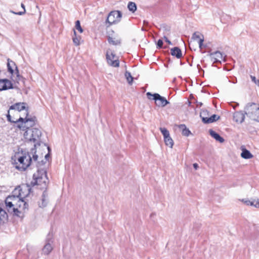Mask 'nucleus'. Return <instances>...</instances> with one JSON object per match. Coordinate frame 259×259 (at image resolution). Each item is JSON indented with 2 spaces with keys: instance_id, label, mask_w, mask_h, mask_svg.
Listing matches in <instances>:
<instances>
[{
  "instance_id": "nucleus-14",
  "label": "nucleus",
  "mask_w": 259,
  "mask_h": 259,
  "mask_svg": "<svg viewBox=\"0 0 259 259\" xmlns=\"http://www.w3.org/2000/svg\"><path fill=\"white\" fill-rule=\"evenodd\" d=\"M40 201V202H38V206L39 207L44 208L47 206L49 202V197L47 190H44Z\"/></svg>"
},
{
  "instance_id": "nucleus-16",
  "label": "nucleus",
  "mask_w": 259,
  "mask_h": 259,
  "mask_svg": "<svg viewBox=\"0 0 259 259\" xmlns=\"http://www.w3.org/2000/svg\"><path fill=\"white\" fill-rule=\"evenodd\" d=\"M241 149L242 150L241 156L243 158L248 159L253 157V155L250 153V152L247 150L244 146H241Z\"/></svg>"
},
{
  "instance_id": "nucleus-10",
  "label": "nucleus",
  "mask_w": 259,
  "mask_h": 259,
  "mask_svg": "<svg viewBox=\"0 0 259 259\" xmlns=\"http://www.w3.org/2000/svg\"><path fill=\"white\" fill-rule=\"evenodd\" d=\"M26 102H18L16 103L9 107V110H15L18 111L25 110L26 113L29 111V107L27 106Z\"/></svg>"
},
{
  "instance_id": "nucleus-1",
  "label": "nucleus",
  "mask_w": 259,
  "mask_h": 259,
  "mask_svg": "<svg viewBox=\"0 0 259 259\" xmlns=\"http://www.w3.org/2000/svg\"><path fill=\"white\" fill-rule=\"evenodd\" d=\"M29 111L26 113V116L25 118L20 117L18 119L16 120L17 124L16 127L21 131H25L30 127H32L35 125V122L37 121V118L35 116L31 117H28Z\"/></svg>"
},
{
  "instance_id": "nucleus-47",
  "label": "nucleus",
  "mask_w": 259,
  "mask_h": 259,
  "mask_svg": "<svg viewBox=\"0 0 259 259\" xmlns=\"http://www.w3.org/2000/svg\"><path fill=\"white\" fill-rule=\"evenodd\" d=\"M143 24L145 26V27H148V24H149V23L146 20H144L143 21Z\"/></svg>"
},
{
  "instance_id": "nucleus-5",
  "label": "nucleus",
  "mask_w": 259,
  "mask_h": 259,
  "mask_svg": "<svg viewBox=\"0 0 259 259\" xmlns=\"http://www.w3.org/2000/svg\"><path fill=\"white\" fill-rule=\"evenodd\" d=\"M146 96L148 99L154 100L155 105L159 107H164L169 104V102L165 97L161 96L158 93L152 94L150 92H147Z\"/></svg>"
},
{
  "instance_id": "nucleus-55",
  "label": "nucleus",
  "mask_w": 259,
  "mask_h": 259,
  "mask_svg": "<svg viewBox=\"0 0 259 259\" xmlns=\"http://www.w3.org/2000/svg\"><path fill=\"white\" fill-rule=\"evenodd\" d=\"M11 63H12L13 64H14V65H15V66H16V64H15V63H14V62H13V61H11Z\"/></svg>"
},
{
  "instance_id": "nucleus-39",
  "label": "nucleus",
  "mask_w": 259,
  "mask_h": 259,
  "mask_svg": "<svg viewBox=\"0 0 259 259\" xmlns=\"http://www.w3.org/2000/svg\"><path fill=\"white\" fill-rule=\"evenodd\" d=\"M163 40L161 39H158L156 43L157 48H158V49L162 48L163 47Z\"/></svg>"
},
{
  "instance_id": "nucleus-40",
  "label": "nucleus",
  "mask_w": 259,
  "mask_h": 259,
  "mask_svg": "<svg viewBox=\"0 0 259 259\" xmlns=\"http://www.w3.org/2000/svg\"><path fill=\"white\" fill-rule=\"evenodd\" d=\"M7 120L8 121L11 122V123H16L15 122L16 121L12 120V117L10 114V110L9 109L8 111V114L7 115Z\"/></svg>"
},
{
  "instance_id": "nucleus-30",
  "label": "nucleus",
  "mask_w": 259,
  "mask_h": 259,
  "mask_svg": "<svg viewBox=\"0 0 259 259\" xmlns=\"http://www.w3.org/2000/svg\"><path fill=\"white\" fill-rule=\"evenodd\" d=\"M209 115V112L207 110H202L200 113V117H201L202 121L203 118H208Z\"/></svg>"
},
{
  "instance_id": "nucleus-58",
  "label": "nucleus",
  "mask_w": 259,
  "mask_h": 259,
  "mask_svg": "<svg viewBox=\"0 0 259 259\" xmlns=\"http://www.w3.org/2000/svg\"><path fill=\"white\" fill-rule=\"evenodd\" d=\"M236 82H237V80H236L235 81H232V82H233V83H236Z\"/></svg>"
},
{
  "instance_id": "nucleus-34",
  "label": "nucleus",
  "mask_w": 259,
  "mask_h": 259,
  "mask_svg": "<svg viewBox=\"0 0 259 259\" xmlns=\"http://www.w3.org/2000/svg\"><path fill=\"white\" fill-rule=\"evenodd\" d=\"M202 36L203 35L200 33L199 32H195L193 34L192 38L194 40L198 39L199 40L200 38H202Z\"/></svg>"
},
{
  "instance_id": "nucleus-56",
  "label": "nucleus",
  "mask_w": 259,
  "mask_h": 259,
  "mask_svg": "<svg viewBox=\"0 0 259 259\" xmlns=\"http://www.w3.org/2000/svg\"><path fill=\"white\" fill-rule=\"evenodd\" d=\"M180 64H181V65H182L184 64V63H183L182 61H181Z\"/></svg>"
},
{
  "instance_id": "nucleus-20",
  "label": "nucleus",
  "mask_w": 259,
  "mask_h": 259,
  "mask_svg": "<svg viewBox=\"0 0 259 259\" xmlns=\"http://www.w3.org/2000/svg\"><path fill=\"white\" fill-rule=\"evenodd\" d=\"M41 143V141H38L37 143H35L34 145V147L31 149V152L33 154L32 158L35 161H36L38 159V155L36 154V146H40Z\"/></svg>"
},
{
  "instance_id": "nucleus-21",
  "label": "nucleus",
  "mask_w": 259,
  "mask_h": 259,
  "mask_svg": "<svg viewBox=\"0 0 259 259\" xmlns=\"http://www.w3.org/2000/svg\"><path fill=\"white\" fill-rule=\"evenodd\" d=\"M74 36L72 37L73 44L76 46H78L80 45V40L81 39V36L80 35L77 36L76 31L73 29Z\"/></svg>"
},
{
  "instance_id": "nucleus-7",
  "label": "nucleus",
  "mask_w": 259,
  "mask_h": 259,
  "mask_svg": "<svg viewBox=\"0 0 259 259\" xmlns=\"http://www.w3.org/2000/svg\"><path fill=\"white\" fill-rule=\"evenodd\" d=\"M122 15V13L120 11H112L110 12L106 20V23L108 24L107 25V27L120 22Z\"/></svg>"
},
{
  "instance_id": "nucleus-41",
  "label": "nucleus",
  "mask_w": 259,
  "mask_h": 259,
  "mask_svg": "<svg viewBox=\"0 0 259 259\" xmlns=\"http://www.w3.org/2000/svg\"><path fill=\"white\" fill-rule=\"evenodd\" d=\"M250 78L251 79L252 81H253L255 84L257 85L259 87V80L256 79V77L252 75H250Z\"/></svg>"
},
{
  "instance_id": "nucleus-13",
  "label": "nucleus",
  "mask_w": 259,
  "mask_h": 259,
  "mask_svg": "<svg viewBox=\"0 0 259 259\" xmlns=\"http://www.w3.org/2000/svg\"><path fill=\"white\" fill-rule=\"evenodd\" d=\"M245 115H246L245 110L244 112L242 111L235 112L233 114V119L235 122L241 123L244 120Z\"/></svg>"
},
{
  "instance_id": "nucleus-45",
  "label": "nucleus",
  "mask_w": 259,
  "mask_h": 259,
  "mask_svg": "<svg viewBox=\"0 0 259 259\" xmlns=\"http://www.w3.org/2000/svg\"><path fill=\"white\" fill-rule=\"evenodd\" d=\"M163 38L164 39L165 41L169 45H171V42L168 39V38L165 36H164L163 37Z\"/></svg>"
},
{
  "instance_id": "nucleus-15",
  "label": "nucleus",
  "mask_w": 259,
  "mask_h": 259,
  "mask_svg": "<svg viewBox=\"0 0 259 259\" xmlns=\"http://www.w3.org/2000/svg\"><path fill=\"white\" fill-rule=\"evenodd\" d=\"M170 54L172 56L177 59H180L182 57V52L180 48L175 47L170 49Z\"/></svg>"
},
{
  "instance_id": "nucleus-52",
  "label": "nucleus",
  "mask_w": 259,
  "mask_h": 259,
  "mask_svg": "<svg viewBox=\"0 0 259 259\" xmlns=\"http://www.w3.org/2000/svg\"><path fill=\"white\" fill-rule=\"evenodd\" d=\"M47 149H48V153H50V152L51 151V148L49 146H48L47 147Z\"/></svg>"
},
{
  "instance_id": "nucleus-29",
  "label": "nucleus",
  "mask_w": 259,
  "mask_h": 259,
  "mask_svg": "<svg viewBox=\"0 0 259 259\" xmlns=\"http://www.w3.org/2000/svg\"><path fill=\"white\" fill-rule=\"evenodd\" d=\"M108 41L110 44H112L113 45H117L121 44L120 40H114L113 38L110 36H108Z\"/></svg>"
},
{
  "instance_id": "nucleus-48",
  "label": "nucleus",
  "mask_w": 259,
  "mask_h": 259,
  "mask_svg": "<svg viewBox=\"0 0 259 259\" xmlns=\"http://www.w3.org/2000/svg\"><path fill=\"white\" fill-rule=\"evenodd\" d=\"M193 167L195 169H197L198 168V164L196 163H195L193 164Z\"/></svg>"
},
{
  "instance_id": "nucleus-50",
  "label": "nucleus",
  "mask_w": 259,
  "mask_h": 259,
  "mask_svg": "<svg viewBox=\"0 0 259 259\" xmlns=\"http://www.w3.org/2000/svg\"><path fill=\"white\" fill-rule=\"evenodd\" d=\"M203 105L202 103L201 102H197V107H201Z\"/></svg>"
},
{
  "instance_id": "nucleus-31",
  "label": "nucleus",
  "mask_w": 259,
  "mask_h": 259,
  "mask_svg": "<svg viewBox=\"0 0 259 259\" xmlns=\"http://www.w3.org/2000/svg\"><path fill=\"white\" fill-rule=\"evenodd\" d=\"M161 134H162L164 138L169 136V131L165 127H160L159 128Z\"/></svg>"
},
{
  "instance_id": "nucleus-12",
  "label": "nucleus",
  "mask_w": 259,
  "mask_h": 259,
  "mask_svg": "<svg viewBox=\"0 0 259 259\" xmlns=\"http://www.w3.org/2000/svg\"><path fill=\"white\" fill-rule=\"evenodd\" d=\"M223 55L224 54L222 53L219 51L209 54L211 60H213V63L218 62L221 63L222 60L225 62V56L224 57Z\"/></svg>"
},
{
  "instance_id": "nucleus-35",
  "label": "nucleus",
  "mask_w": 259,
  "mask_h": 259,
  "mask_svg": "<svg viewBox=\"0 0 259 259\" xmlns=\"http://www.w3.org/2000/svg\"><path fill=\"white\" fill-rule=\"evenodd\" d=\"M75 26L76 29H77L80 33L83 32V30L80 25V22L79 20H77L75 21Z\"/></svg>"
},
{
  "instance_id": "nucleus-38",
  "label": "nucleus",
  "mask_w": 259,
  "mask_h": 259,
  "mask_svg": "<svg viewBox=\"0 0 259 259\" xmlns=\"http://www.w3.org/2000/svg\"><path fill=\"white\" fill-rule=\"evenodd\" d=\"M9 59H8V61ZM7 67H8V71L9 72H10L11 74H13L14 72V69L12 68V66L10 65V62L8 61L7 64Z\"/></svg>"
},
{
  "instance_id": "nucleus-9",
  "label": "nucleus",
  "mask_w": 259,
  "mask_h": 259,
  "mask_svg": "<svg viewBox=\"0 0 259 259\" xmlns=\"http://www.w3.org/2000/svg\"><path fill=\"white\" fill-rule=\"evenodd\" d=\"M107 62L111 66L117 67L119 66V61L118 59L112 60L115 57V55L112 52L107 51L106 55Z\"/></svg>"
},
{
  "instance_id": "nucleus-54",
  "label": "nucleus",
  "mask_w": 259,
  "mask_h": 259,
  "mask_svg": "<svg viewBox=\"0 0 259 259\" xmlns=\"http://www.w3.org/2000/svg\"><path fill=\"white\" fill-rule=\"evenodd\" d=\"M10 12L12 13L15 14H16V13H18V12H15L14 11H13L12 10H10Z\"/></svg>"
},
{
  "instance_id": "nucleus-27",
  "label": "nucleus",
  "mask_w": 259,
  "mask_h": 259,
  "mask_svg": "<svg viewBox=\"0 0 259 259\" xmlns=\"http://www.w3.org/2000/svg\"><path fill=\"white\" fill-rule=\"evenodd\" d=\"M127 8L130 11L134 13L137 10V7L135 3L130 2L127 5Z\"/></svg>"
},
{
  "instance_id": "nucleus-57",
  "label": "nucleus",
  "mask_w": 259,
  "mask_h": 259,
  "mask_svg": "<svg viewBox=\"0 0 259 259\" xmlns=\"http://www.w3.org/2000/svg\"><path fill=\"white\" fill-rule=\"evenodd\" d=\"M189 65H190V66H192V62L191 63H189Z\"/></svg>"
},
{
  "instance_id": "nucleus-24",
  "label": "nucleus",
  "mask_w": 259,
  "mask_h": 259,
  "mask_svg": "<svg viewBox=\"0 0 259 259\" xmlns=\"http://www.w3.org/2000/svg\"><path fill=\"white\" fill-rule=\"evenodd\" d=\"M37 181H38L36 180V179H33V180L31 181L29 183L26 184V187L28 191H29V193H31L32 187L37 185Z\"/></svg>"
},
{
  "instance_id": "nucleus-37",
  "label": "nucleus",
  "mask_w": 259,
  "mask_h": 259,
  "mask_svg": "<svg viewBox=\"0 0 259 259\" xmlns=\"http://www.w3.org/2000/svg\"><path fill=\"white\" fill-rule=\"evenodd\" d=\"M15 70H16L15 74H16L17 77L18 78V80H21V79H23V77L21 75H20L19 70H18L17 66H16Z\"/></svg>"
},
{
  "instance_id": "nucleus-6",
  "label": "nucleus",
  "mask_w": 259,
  "mask_h": 259,
  "mask_svg": "<svg viewBox=\"0 0 259 259\" xmlns=\"http://www.w3.org/2000/svg\"><path fill=\"white\" fill-rule=\"evenodd\" d=\"M18 160L20 165H16V168L21 171H25L30 165L32 162V157L28 153L27 155L25 154L24 155L19 157Z\"/></svg>"
},
{
  "instance_id": "nucleus-22",
  "label": "nucleus",
  "mask_w": 259,
  "mask_h": 259,
  "mask_svg": "<svg viewBox=\"0 0 259 259\" xmlns=\"http://www.w3.org/2000/svg\"><path fill=\"white\" fill-rule=\"evenodd\" d=\"M243 202H244V203H245L247 205H250V206H253L256 208H259V201H251L249 200H246L242 199V200Z\"/></svg>"
},
{
  "instance_id": "nucleus-17",
  "label": "nucleus",
  "mask_w": 259,
  "mask_h": 259,
  "mask_svg": "<svg viewBox=\"0 0 259 259\" xmlns=\"http://www.w3.org/2000/svg\"><path fill=\"white\" fill-rule=\"evenodd\" d=\"M209 135L217 141H218L221 143H222L225 141L224 139L213 130L210 129L209 130Z\"/></svg>"
},
{
  "instance_id": "nucleus-36",
  "label": "nucleus",
  "mask_w": 259,
  "mask_h": 259,
  "mask_svg": "<svg viewBox=\"0 0 259 259\" xmlns=\"http://www.w3.org/2000/svg\"><path fill=\"white\" fill-rule=\"evenodd\" d=\"M204 41V37L203 36H202V38H200L199 40L198 41V44H199V47L200 49H202L203 47H205V46L203 45Z\"/></svg>"
},
{
  "instance_id": "nucleus-18",
  "label": "nucleus",
  "mask_w": 259,
  "mask_h": 259,
  "mask_svg": "<svg viewBox=\"0 0 259 259\" xmlns=\"http://www.w3.org/2000/svg\"><path fill=\"white\" fill-rule=\"evenodd\" d=\"M220 118V116L216 115L213 114L208 118H203V122L205 124H208L210 123H212L219 120Z\"/></svg>"
},
{
  "instance_id": "nucleus-43",
  "label": "nucleus",
  "mask_w": 259,
  "mask_h": 259,
  "mask_svg": "<svg viewBox=\"0 0 259 259\" xmlns=\"http://www.w3.org/2000/svg\"><path fill=\"white\" fill-rule=\"evenodd\" d=\"M45 163H46V161H45L44 160H42L40 161H38L37 162V164H36V166L37 167L41 166L42 165H44Z\"/></svg>"
},
{
  "instance_id": "nucleus-44",
  "label": "nucleus",
  "mask_w": 259,
  "mask_h": 259,
  "mask_svg": "<svg viewBox=\"0 0 259 259\" xmlns=\"http://www.w3.org/2000/svg\"><path fill=\"white\" fill-rule=\"evenodd\" d=\"M28 203H26V202L24 200L23 205V209H28Z\"/></svg>"
},
{
  "instance_id": "nucleus-51",
  "label": "nucleus",
  "mask_w": 259,
  "mask_h": 259,
  "mask_svg": "<svg viewBox=\"0 0 259 259\" xmlns=\"http://www.w3.org/2000/svg\"><path fill=\"white\" fill-rule=\"evenodd\" d=\"M50 153H47L46 155H45V159H46V160H48V158L50 157Z\"/></svg>"
},
{
  "instance_id": "nucleus-19",
  "label": "nucleus",
  "mask_w": 259,
  "mask_h": 259,
  "mask_svg": "<svg viewBox=\"0 0 259 259\" xmlns=\"http://www.w3.org/2000/svg\"><path fill=\"white\" fill-rule=\"evenodd\" d=\"M179 129L181 131L182 134L183 136L188 137L191 134L190 131L186 127L184 124L179 125Z\"/></svg>"
},
{
  "instance_id": "nucleus-32",
  "label": "nucleus",
  "mask_w": 259,
  "mask_h": 259,
  "mask_svg": "<svg viewBox=\"0 0 259 259\" xmlns=\"http://www.w3.org/2000/svg\"><path fill=\"white\" fill-rule=\"evenodd\" d=\"M18 197H19V196L11 195V196H8L6 198V199L8 201L13 202V203L15 204L16 201L18 199Z\"/></svg>"
},
{
  "instance_id": "nucleus-3",
  "label": "nucleus",
  "mask_w": 259,
  "mask_h": 259,
  "mask_svg": "<svg viewBox=\"0 0 259 259\" xmlns=\"http://www.w3.org/2000/svg\"><path fill=\"white\" fill-rule=\"evenodd\" d=\"M244 110L247 117L259 122V104L252 102L248 103L246 105Z\"/></svg>"
},
{
  "instance_id": "nucleus-8",
  "label": "nucleus",
  "mask_w": 259,
  "mask_h": 259,
  "mask_svg": "<svg viewBox=\"0 0 259 259\" xmlns=\"http://www.w3.org/2000/svg\"><path fill=\"white\" fill-rule=\"evenodd\" d=\"M53 242L52 237L50 234H49L46 239V244L42 248V252L46 255L49 254L53 249V247L52 246V243Z\"/></svg>"
},
{
  "instance_id": "nucleus-42",
  "label": "nucleus",
  "mask_w": 259,
  "mask_h": 259,
  "mask_svg": "<svg viewBox=\"0 0 259 259\" xmlns=\"http://www.w3.org/2000/svg\"><path fill=\"white\" fill-rule=\"evenodd\" d=\"M21 6L23 9L24 11L23 12H19L17 13H16V15H22L25 13L26 10H25V5L23 3H22L21 4Z\"/></svg>"
},
{
  "instance_id": "nucleus-28",
  "label": "nucleus",
  "mask_w": 259,
  "mask_h": 259,
  "mask_svg": "<svg viewBox=\"0 0 259 259\" xmlns=\"http://www.w3.org/2000/svg\"><path fill=\"white\" fill-rule=\"evenodd\" d=\"M10 213L13 214V216H16L19 218H21L22 216L21 215L22 214V212L18 210V208L17 207H13L12 210H11V212H9Z\"/></svg>"
},
{
  "instance_id": "nucleus-46",
  "label": "nucleus",
  "mask_w": 259,
  "mask_h": 259,
  "mask_svg": "<svg viewBox=\"0 0 259 259\" xmlns=\"http://www.w3.org/2000/svg\"><path fill=\"white\" fill-rule=\"evenodd\" d=\"M162 26V27L165 30H166V31H169L170 30V28L169 27H167V26L165 24H163Z\"/></svg>"
},
{
  "instance_id": "nucleus-26",
  "label": "nucleus",
  "mask_w": 259,
  "mask_h": 259,
  "mask_svg": "<svg viewBox=\"0 0 259 259\" xmlns=\"http://www.w3.org/2000/svg\"><path fill=\"white\" fill-rule=\"evenodd\" d=\"M124 75L128 84L132 85L133 82L134 77L132 76L131 73L128 71H126Z\"/></svg>"
},
{
  "instance_id": "nucleus-11",
  "label": "nucleus",
  "mask_w": 259,
  "mask_h": 259,
  "mask_svg": "<svg viewBox=\"0 0 259 259\" xmlns=\"http://www.w3.org/2000/svg\"><path fill=\"white\" fill-rule=\"evenodd\" d=\"M14 89L13 84L7 78L0 79V91Z\"/></svg>"
},
{
  "instance_id": "nucleus-25",
  "label": "nucleus",
  "mask_w": 259,
  "mask_h": 259,
  "mask_svg": "<svg viewBox=\"0 0 259 259\" xmlns=\"http://www.w3.org/2000/svg\"><path fill=\"white\" fill-rule=\"evenodd\" d=\"M165 144L166 146H169L170 148H172L174 145V141L170 135L165 138H164Z\"/></svg>"
},
{
  "instance_id": "nucleus-23",
  "label": "nucleus",
  "mask_w": 259,
  "mask_h": 259,
  "mask_svg": "<svg viewBox=\"0 0 259 259\" xmlns=\"http://www.w3.org/2000/svg\"><path fill=\"white\" fill-rule=\"evenodd\" d=\"M5 202L8 212H11V210H12L13 207H15V204L13 203V202L6 199H5Z\"/></svg>"
},
{
  "instance_id": "nucleus-33",
  "label": "nucleus",
  "mask_w": 259,
  "mask_h": 259,
  "mask_svg": "<svg viewBox=\"0 0 259 259\" xmlns=\"http://www.w3.org/2000/svg\"><path fill=\"white\" fill-rule=\"evenodd\" d=\"M23 202H24L23 199L20 198L19 196L18 199L17 200V201H16V202L15 203V206H16L17 208H18V207H23Z\"/></svg>"
},
{
  "instance_id": "nucleus-2",
  "label": "nucleus",
  "mask_w": 259,
  "mask_h": 259,
  "mask_svg": "<svg viewBox=\"0 0 259 259\" xmlns=\"http://www.w3.org/2000/svg\"><path fill=\"white\" fill-rule=\"evenodd\" d=\"M33 179H36L37 181V186L41 190H47L48 185L49 183L47 177V171L44 169H38L37 175L35 174L33 175Z\"/></svg>"
},
{
  "instance_id": "nucleus-4",
  "label": "nucleus",
  "mask_w": 259,
  "mask_h": 259,
  "mask_svg": "<svg viewBox=\"0 0 259 259\" xmlns=\"http://www.w3.org/2000/svg\"><path fill=\"white\" fill-rule=\"evenodd\" d=\"M24 133V137L26 141L33 142L37 143L40 141V137L41 132L40 130L37 128H32L25 130Z\"/></svg>"
},
{
  "instance_id": "nucleus-49",
  "label": "nucleus",
  "mask_w": 259,
  "mask_h": 259,
  "mask_svg": "<svg viewBox=\"0 0 259 259\" xmlns=\"http://www.w3.org/2000/svg\"><path fill=\"white\" fill-rule=\"evenodd\" d=\"M197 67L198 69L199 70V71H203V70H202V69L201 68V67L199 64H197Z\"/></svg>"
},
{
  "instance_id": "nucleus-53",
  "label": "nucleus",
  "mask_w": 259,
  "mask_h": 259,
  "mask_svg": "<svg viewBox=\"0 0 259 259\" xmlns=\"http://www.w3.org/2000/svg\"><path fill=\"white\" fill-rule=\"evenodd\" d=\"M141 30L142 31H147V29L144 27H142V28H141Z\"/></svg>"
}]
</instances>
